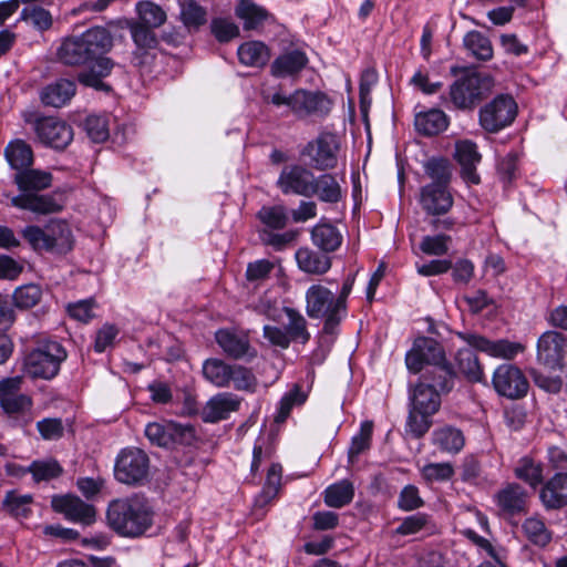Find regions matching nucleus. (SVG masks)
Instances as JSON below:
<instances>
[{"instance_id":"f257e3e1","label":"nucleus","mask_w":567,"mask_h":567,"mask_svg":"<svg viewBox=\"0 0 567 567\" xmlns=\"http://www.w3.org/2000/svg\"><path fill=\"white\" fill-rule=\"evenodd\" d=\"M113 48V37L103 27H93L78 35L66 37L56 50L58 60L69 66H86L78 74V81L100 91L110 86L102 79L111 74L115 63L107 56Z\"/></svg>"},{"instance_id":"f03ea898","label":"nucleus","mask_w":567,"mask_h":567,"mask_svg":"<svg viewBox=\"0 0 567 567\" xmlns=\"http://www.w3.org/2000/svg\"><path fill=\"white\" fill-rule=\"evenodd\" d=\"M153 511L147 499L140 495L117 498L109 504V526L124 537H138L153 525Z\"/></svg>"},{"instance_id":"7ed1b4c3","label":"nucleus","mask_w":567,"mask_h":567,"mask_svg":"<svg viewBox=\"0 0 567 567\" xmlns=\"http://www.w3.org/2000/svg\"><path fill=\"white\" fill-rule=\"evenodd\" d=\"M22 237L37 252L64 256L74 248V236L63 219H51L43 227L30 225L22 229Z\"/></svg>"},{"instance_id":"20e7f679","label":"nucleus","mask_w":567,"mask_h":567,"mask_svg":"<svg viewBox=\"0 0 567 567\" xmlns=\"http://www.w3.org/2000/svg\"><path fill=\"white\" fill-rule=\"evenodd\" d=\"M306 312L311 319H323V332L334 333L346 313L336 293L321 284L310 286L306 291Z\"/></svg>"},{"instance_id":"39448f33","label":"nucleus","mask_w":567,"mask_h":567,"mask_svg":"<svg viewBox=\"0 0 567 567\" xmlns=\"http://www.w3.org/2000/svg\"><path fill=\"white\" fill-rule=\"evenodd\" d=\"M22 377L6 378L0 381V408L16 426H27L33 421L32 398L21 392Z\"/></svg>"},{"instance_id":"423d86ee","label":"nucleus","mask_w":567,"mask_h":567,"mask_svg":"<svg viewBox=\"0 0 567 567\" xmlns=\"http://www.w3.org/2000/svg\"><path fill=\"white\" fill-rule=\"evenodd\" d=\"M65 359L66 351L61 343L44 340L27 354L24 371L33 379L50 380L59 373L60 365Z\"/></svg>"},{"instance_id":"0eeeda50","label":"nucleus","mask_w":567,"mask_h":567,"mask_svg":"<svg viewBox=\"0 0 567 567\" xmlns=\"http://www.w3.org/2000/svg\"><path fill=\"white\" fill-rule=\"evenodd\" d=\"M266 102L280 107L286 106L298 115H326L331 109L330 100L321 92L297 90L286 95L275 92L265 97Z\"/></svg>"},{"instance_id":"6e6552de","label":"nucleus","mask_w":567,"mask_h":567,"mask_svg":"<svg viewBox=\"0 0 567 567\" xmlns=\"http://www.w3.org/2000/svg\"><path fill=\"white\" fill-rule=\"evenodd\" d=\"M340 141L332 133H321L307 143L300 155L306 164L316 171L328 172L337 168L339 162Z\"/></svg>"},{"instance_id":"1a4fd4ad","label":"nucleus","mask_w":567,"mask_h":567,"mask_svg":"<svg viewBox=\"0 0 567 567\" xmlns=\"http://www.w3.org/2000/svg\"><path fill=\"white\" fill-rule=\"evenodd\" d=\"M485 78L477 72H466L450 86V102L456 110L473 111L485 97Z\"/></svg>"},{"instance_id":"9d476101","label":"nucleus","mask_w":567,"mask_h":567,"mask_svg":"<svg viewBox=\"0 0 567 567\" xmlns=\"http://www.w3.org/2000/svg\"><path fill=\"white\" fill-rule=\"evenodd\" d=\"M147 454L136 447L124 449L117 455L114 466L115 478L127 485H142L148 475Z\"/></svg>"},{"instance_id":"9b49d317","label":"nucleus","mask_w":567,"mask_h":567,"mask_svg":"<svg viewBox=\"0 0 567 567\" xmlns=\"http://www.w3.org/2000/svg\"><path fill=\"white\" fill-rule=\"evenodd\" d=\"M150 442L159 447L171 449L175 445H189L195 440L194 427L172 421L152 422L145 427Z\"/></svg>"},{"instance_id":"f8f14e48","label":"nucleus","mask_w":567,"mask_h":567,"mask_svg":"<svg viewBox=\"0 0 567 567\" xmlns=\"http://www.w3.org/2000/svg\"><path fill=\"white\" fill-rule=\"evenodd\" d=\"M517 105L513 97L498 95L480 110V124L488 133H496L515 118Z\"/></svg>"},{"instance_id":"ddd939ff","label":"nucleus","mask_w":567,"mask_h":567,"mask_svg":"<svg viewBox=\"0 0 567 567\" xmlns=\"http://www.w3.org/2000/svg\"><path fill=\"white\" fill-rule=\"evenodd\" d=\"M495 391L507 399L519 400L526 396L529 383L523 371L513 364H501L493 374Z\"/></svg>"},{"instance_id":"4468645a","label":"nucleus","mask_w":567,"mask_h":567,"mask_svg":"<svg viewBox=\"0 0 567 567\" xmlns=\"http://www.w3.org/2000/svg\"><path fill=\"white\" fill-rule=\"evenodd\" d=\"M445 360L443 347L429 337L416 338L412 349L405 355L406 368L413 373H419L425 364L434 367Z\"/></svg>"},{"instance_id":"2eb2a0df","label":"nucleus","mask_w":567,"mask_h":567,"mask_svg":"<svg viewBox=\"0 0 567 567\" xmlns=\"http://www.w3.org/2000/svg\"><path fill=\"white\" fill-rule=\"evenodd\" d=\"M457 337L470 347L493 358L512 360L518 353L524 351V346L522 343L509 341L507 339L489 340L483 336L470 332H457Z\"/></svg>"},{"instance_id":"dca6fc26","label":"nucleus","mask_w":567,"mask_h":567,"mask_svg":"<svg viewBox=\"0 0 567 567\" xmlns=\"http://www.w3.org/2000/svg\"><path fill=\"white\" fill-rule=\"evenodd\" d=\"M567 359V338L557 331L544 332L537 341V360L550 369H561Z\"/></svg>"},{"instance_id":"f3484780","label":"nucleus","mask_w":567,"mask_h":567,"mask_svg":"<svg viewBox=\"0 0 567 567\" xmlns=\"http://www.w3.org/2000/svg\"><path fill=\"white\" fill-rule=\"evenodd\" d=\"M312 181H315V174L310 168L300 164H291L282 168L276 185L285 195L309 197Z\"/></svg>"},{"instance_id":"a211bd4d","label":"nucleus","mask_w":567,"mask_h":567,"mask_svg":"<svg viewBox=\"0 0 567 567\" xmlns=\"http://www.w3.org/2000/svg\"><path fill=\"white\" fill-rule=\"evenodd\" d=\"M51 506L54 512L62 514L65 519L72 523L91 525L95 522V507L75 495H54L51 499Z\"/></svg>"},{"instance_id":"6ab92c4d","label":"nucleus","mask_w":567,"mask_h":567,"mask_svg":"<svg viewBox=\"0 0 567 567\" xmlns=\"http://www.w3.org/2000/svg\"><path fill=\"white\" fill-rule=\"evenodd\" d=\"M498 514L509 518L526 513L528 507V494L517 483H507L493 496Z\"/></svg>"},{"instance_id":"aec40b11","label":"nucleus","mask_w":567,"mask_h":567,"mask_svg":"<svg viewBox=\"0 0 567 567\" xmlns=\"http://www.w3.org/2000/svg\"><path fill=\"white\" fill-rule=\"evenodd\" d=\"M34 130L41 143L56 150H63L73 140L71 126L56 117L48 116L37 120Z\"/></svg>"},{"instance_id":"412c9836","label":"nucleus","mask_w":567,"mask_h":567,"mask_svg":"<svg viewBox=\"0 0 567 567\" xmlns=\"http://www.w3.org/2000/svg\"><path fill=\"white\" fill-rule=\"evenodd\" d=\"M215 340L226 355L240 360L256 357V350L250 346L249 338L244 332L230 329H219L215 333Z\"/></svg>"},{"instance_id":"4be33fe9","label":"nucleus","mask_w":567,"mask_h":567,"mask_svg":"<svg viewBox=\"0 0 567 567\" xmlns=\"http://www.w3.org/2000/svg\"><path fill=\"white\" fill-rule=\"evenodd\" d=\"M127 27L136 47V50L133 52L132 62L135 66L142 68L150 62V51L154 50L158 44L157 37L152 28L140 22L131 21L127 23Z\"/></svg>"},{"instance_id":"5701e85b","label":"nucleus","mask_w":567,"mask_h":567,"mask_svg":"<svg viewBox=\"0 0 567 567\" xmlns=\"http://www.w3.org/2000/svg\"><path fill=\"white\" fill-rule=\"evenodd\" d=\"M240 399L229 392L218 393L212 396L202 411V419L208 423H216L229 417L240 406Z\"/></svg>"},{"instance_id":"b1692460","label":"nucleus","mask_w":567,"mask_h":567,"mask_svg":"<svg viewBox=\"0 0 567 567\" xmlns=\"http://www.w3.org/2000/svg\"><path fill=\"white\" fill-rule=\"evenodd\" d=\"M539 498L547 509L567 506V473H556L543 486Z\"/></svg>"},{"instance_id":"393cba45","label":"nucleus","mask_w":567,"mask_h":567,"mask_svg":"<svg viewBox=\"0 0 567 567\" xmlns=\"http://www.w3.org/2000/svg\"><path fill=\"white\" fill-rule=\"evenodd\" d=\"M421 205L429 214L441 215L450 210L453 197L449 187L425 185L421 189Z\"/></svg>"},{"instance_id":"a878e982","label":"nucleus","mask_w":567,"mask_h":567,"mask_svg":"<svg viewBox=\"0 0 567 567\" xmlns=\"http://www.w3.org/2000/svg\"><path fill=\"white\" fill-rule=\"evenodd\" d=\"M455 155L462 167V177L472 184L481 182L476 172V165L481 162V154L475 143L471 141H462L456 144Z\"/></svg>"},{"instance_id":"bb28decb","label":"nucleus","mask_w":567,"mask_h":567,"mask_svg":"<svg viewBox=\"0 0 567 567\" xmlns=\"http://www.w3.org/2000/svg\"><path fill=\"white\" fill-rule=\"evenodd\" d=\"M316 196L320 202L327 204H337L343 197L342 187L336 175L323 173L315 175L309 197Z\"/></svg>"},{"instance_id":"cd10ccee","label":"nucleus","mask_w":567,"mask_h":567,"mask_svg":"<svg viewBox=\"0 0 567 567\" xmlns=\"http://www.w3.org/2000/svg\"><path fill=\"white\" fill-rule=\"evenodd\" d=\"M411 409L419 413L435 414L441 406V396L427 382L420 381L410 390Z\"/></svg>"},{"instance_id":"c85d7f7f","label":"nucleus","mask_w":567,"mask_h":567,"mask_svg":"<svg viewBox=\"0 0 567 567\" xmlns=\"http://www.w3.org/2000/svg\"><path fill=\"white\" fill-rule=\"evenodd\" d=\"M308 63L306 53L301 50H291L280 54L271 63V74L276 78H287L299 73Z\"/></svg>"},{"instance_id":"c756f323","label":"nucleus","mask_w":567,"mask_h":567,"mask_svg":"<svg viewBox=\"0 0 567 567\" xmlns=\"http://www.w3.org/2000/svg\"><path fill=\"white\" fill-rule=\"evenodd\" d=\"M432 443L441 452L457 454L465 445V436L462 430L452 425H444L432 432Z\"/></svg>"},{"instance_id":"7c9ffc66","label":"nucleus","mask_w":567,"mask_h":567,"mask_svg":"<svg viewBox=\"0 0 567 567\" xmlns=\"http://www.w3.org/2000/svg\"><path fill=\"white\" fill-rule=\"evenodd\" d=\"M296 260L300 270L309 275H323L331 268V258L308 247L296 251Z\"/></svg>"},{"instance_id":"2f4dec72","label":"nucleus","mask_w":567,"mask_h":567,"mask_svg":"<svg viewBox=\"0 0 567 567\" xmlns=\"http://www.w3.org/2000/svg\"><path fill=\"white\" fill-rule=\"evenodd\" d=\"M455 372L446 360L429 369L423 375V382L435 389L439 395L449 393L454 386Z\"/></svg>"},{"instance_id":"473e14b6","label":"nucleus","mask_w":567,"mask_h":567,"mask_svg":"<svg viewBox=\"0 0 567 567\" xmlns=\"http://www.w3.org/2000/svg\"><path fill=\"white\" fill-rule=\"evenodd\" d=\"M75 90L73 81L61 79L42 90L41 101L44 105L61 107L74 96Z\"/></svg>"},{"instance_id":"72a5a7b5","label":"nucleus","mask_w":567,"mask_h":567,"mask_svg":"<svg viewBox=\"0 0 567 567\" xmlns=\"http://www.w3.org/2000/svg\"><path fill=\"white\" fill-rule=\"evenodd\" d=\"M342 234L330 223H319L311 229L312 244L323 252H333L342 244Z\"/></svg>"},{"instance_id":"f704fd0d","label":"nucleus","mask_w":567,"mask_h":567,"mask_svg":"<svg viewBox=\"0 0 567 567\" xmlns=\"http://www.w3.org/2000/svg\"><path fill=\"white\" fill-rule=\"evenodd\" d=\"M12 205L37 214H51L59 212L61 206L52 196L37 194H21L12 198Z\"/></svg>"},{"instance_id":"c9c22d12","label":"nucleus","mask_w":567,"mask_h":567,"mask_svg":"<svg viewBox=\"0 0 567 567\" xmlns=\"http://www.w3.org/2000/svg\"><path fill=\"white\" fill-rule=\"evenodd\" d=\"M4 157L10 167L17 173L29 168L33 164L31 146L23 140H13L4 147Z\"/></svg>"},{"instance_id":"e433bc0d","label":"nucleus","mask_w":567,"mask_h":567,"mask_svg":"<svg viewBox=\"0 0 567 567\" xmlns=\"http://www.w3.org/2000/svg\"><path fill=\"white\" fill-rule=\"evenodd\" d=\"M239 62L250 68H262L270 60V50L261 41H248L237 50Z\"/></svg>"},{"instance_id":"4c0bfd02","label":"nucleus","mask_w":567,"mask_h":567,"mask_svg":"<svg viewBox=\"0 0 567 567\" xmlns=\"http://www.w3.org/2000/svg\"><path fill=\"white\" fill-rule=\"evenodd\" d=\"M414 125L416 131L425 136L437 135L447 128L449 117L442 110L432 109L416 114Z\"/></svg>"},{"instance_id":"58836bf2","label":"nucleus","mask_w":567,"mask_h":567,"mask_svg":"<svg viewBox=\"0 0 567 567\" xmlns=\"http://www.w3.org/2000/svg\"><path fill=\"white\" fill-rule=\"evenodd\" d=\"M14 182L19 189L27 192H39L51 186L52 176L48 172L25 168L14 175Z\"/></svg>"},{"instance_id":"ea45409f","label":"nucleus","mask_w":567,"mask_h":567,"mask_svg":"<svg viewBox=\"0 0 567 567\" xmlns=\"http://www.w3.org/2000/svg\"><path fill=\"white\" fill-rule=\"evenodd\" d=\"M354 486L348 480L339 481L328 486L323 492V499L327 506L341 508L352 502Z\"/></svg>"},{"instance_id":"a19ab883","label":"nucleus","mask_w":567,"mask_h":567,"mask_svg":"<svg viewBox=\"0 0 567 567\" xmlns=\"http://www.w3.org/2000/svg\"><path fill=\"white\" fill-rule=\"evenodd\" d=\"M543 464L530 456L520 457L514 468L515 476L532 488H536L543 483Z\"/></svg>"},{"instance_id":"79ce46f5","label":"nucleus","mask_w":567,"mask_h":567,"mask_svg":"<svg viewBox=\"0 0 567 567\" xmlns=\"http://www.w3.org/2000/svg\"><path fill=\"white\" fill-rule=\"evenodd\" d=\"M233 364H228L220 359L210 358L203 363L204 378L217 388L229 386V378Z\"/></svg>"},{"instance_id":"37998d69","label":"nucleus","mask_w":567,"mask_h":567,"mask_svg":"<svg viewBox=\"0 0 567 567\" xmlns=\"http://www.w3.org/2000/svg\"><path fill=\"white\" fill-rule=\"evenodd\" d=\"M236 16L244 20L246 30H254L264 23L268 12L251 0H240L236 8Z\"/></svg>"},{"instance_id":"c03bdc74","label":"nucleus","mask_w":567,"mask_h":567,"mask_svg":"<svg viewBox=\"0 0 567 567\" xmlns=\"http://www.w3.org/2000/svg\"><path fill=\"white\" fill-rule=\"evenodd\" d=\"M284 312L288 318V322L285 324V329L291 341L300 343L308 342L310 339V333L307 329V320L305 317L298 310L290 307H285Z\"/></svg>"},{"instance_id":"a18cd8bd","label":"nucleus","mask_w":567,"mask_h":567,"mask_svg":"<svg viewBox=\"0 0 567 567\" xmlns=\"http://www.w3.org/2000/svg\"><path fill=\"white\" fill-rule=\"evenodd\" d=\"M524 536L535 546L544 547L551 540V533L544 520L538 516H532L522 525Z\"/></svg>"},{"instance_id":"49530a36","label":"nucleus","mask_w":567,"mask_h":567,"mask_svg":"<svg viewBox=\"0 0 567 567\" xmlns=\"http://www.w3.org/2000/svg\"><path fill=\"white\" fill-rule=\"evenodd\" d=\"M33 497L30 494H19L10 491L2 501V507L6 512L17 518H25L31 514V504Z\"/></svg>"},{"instance_id":"de8ad7c7","label":"nucleus","mask_w":567,"mask_h":567,"mask_svg":"<svg viewBox=\"0 0 567 567\" xmlns=\"http://www.w3.org/2000/svg\"><path fill=\"white\" fill-rule=\"evenodd\" d=\"M281 471L282 470L279 464H272L269 467L262 491L256 497V506L264 507L277 496L281 485Z\"/></svg>"},{"instance_id":"09e8293b","label":"nucleus","mask_w":567,"mask_h":567,"mask_svg":"<svg viewBox=\"0 0 567 567\" xmlns=\"http://www.w3.org/2000/svg\"><path fill=\"white\" fill-rule=\"evenodd\" d=\"M460 371L471 381L480 382L483 379V369L475 352L468 348L460 349L456 354Z\"/></svg>"},{"instance_id":"8fccbe9b","label":"nucleus","mask_w":567,"mask_h":567,"mask_svg":"<svg viewBox=\"0 0 567 567\" xmlns=\"http://www.w3.org/2000/svg\"><path fill=\"white\" fill-rule=\"evenodd\" d=\"M181 20L190 30H198L207 22V11L195 0H187L181 3Z\"/></svg>"},{"instance_id":"3c124183","label":"nucleus","mask_w":567,"mask_h":567,"mask_svg":"<svg viewBox=\"0 0 567 567\" xmlns=\"http://www.w3.org/2000/svg\"><path fill=\"white\" fill-rule=\"evenodd\" d=\"M373 432V423L364 421L361 423L360 431L351 440V445L348 451V461L352 465L355 463L358 456L371 446V439Z\"/></svg>"},{"instance_id":"603ef678","label":"nucleus","mask_w":567,"mask_h":567,"mask_svg":"<svg viewBox=\"0 0 567 567\" xmlns=\"http://www.w3.org/2000/svg\"><path fill=\"white\" fill-rule=\"evenodd\" d=\"M136 11L140 19L137 22L147 25L148 28H159L166 21L165 11L154 2L140 1L136 4Z\"/></svg>"},{"instance_id":"864d4df0","label":"nucleus","mask_w":567,"mask_h":567,"mask_svg":"<svg viewBox=\"0 0 567 567\" xmlns=\"http://www.w3.org/2000/svg\"><path fill=\"white\" fill-rule=\"evenodd\" d=\"M426 175L432 179L429 185H440L449 187L451 182V167L447 159L442 157H433L424 164Z\"/></svg>"},{"instance_id":"5fc2aeb1","label":"nucleus","mask_w":567,"mask_h":567,"mask_svg":"<svg viewBox=\"0 0 567 567\" xmlns=\"http://www.w3.org/2000/svg\"><path fill=\"white\" fill-rule=\"evenodd\" d=\"M464 45L478 60L487 61L493 56L491 41L478 31H471L464 37Z\"/></svg>"},{"instance_id":"6e6d98bb","label":"nucleus","mask_w":567,"mask_h":567,"mask_svg":"<svg viewBox=\"0 0 567 567\" xmlns=\"http://www.w3.org/2000/svg\"><path fill=\"white\" fill-rule=\"evenodd\" d=\"M20 20L25 21L41 32L49 30L53 24L51 13L39 6L23 8L20 13Z\"/></svg>"},{"instance_id":"4d7b16f0","label":"nucleus","mask_w":567,"mask_h":567,"mask_svg":"<svg viewBox=\"0 0 567 567\" xmlns=\"http://www.w3.org/2000/svg\"><path fill=\"white\" fill-rule=\"evenodd\" d=\"M257 217L269 229H282L288 223L287 210L282 205L264 206Z\"/></svg>"},{"instance_id":"13d9d810","label":"nucleus","mask_w":567,"mask_h":567,"mask_svg":"<svg viewBox=\"0 0 567 567\" xmlns=\"http://www.w3.org/2000/svg\"><path fill=\"white\" fill-rule=\"evenodd\" d=\"M229 384L238 391L255 392L258 385L257 378L248 368L240 364H233Z\"/></svg>"},{"instance_id":"bf43d9fd","label":"nucleus","mask_w":567,"mask_h":567,"mask_svg":"<svg viewBox=\"0 0 567 567\" xmlns=\"http://www.w3.org/2000/svg\"><path fill=\"white\" fill-rule=\"evenodd\" d=\"M307 396V393L301 391V388L298 384H295L293 388L280 400L278 414L275 419L276 422L280 423L286 421L292 408L303 404Z\"/></svg>"},{"instance_id":"052dcab7","label":"nucleus","mask_w":567,"mask_h":567,"mask_svg":"<svg viewBox=\"0 0 567 567\" xmlns=\"http://www.w3.org/2000/svg\"><path fill=\"white\" fill-rule=\"evenodd\" d=\"M31 473L35 482L50 481L58 477L62 473V467L54 460L34 461L24 473Z\"/></svg>"},{"instance_id":"680f3d73","label":"nucleus","mask_w":567,"mask_h":567,"mask_svg":"<svg viewBox=\"0 0 567 567\" xmlns=\"http://www.w3.org/2000/svg\"><path fill=\"white\" fill-rule=\"evenodd\" d=\"M42 297V290L40 286L35 284H29L21 286L14 290L13 300L14 305L22 309H29L39 303Z\"/></svg>"},{"instance_id":"e2e57ef3","label":"nucleus","mask_w":567,"mask_h":567,"mask_svg":"<svg viewBox=\"0 0 567 567\" xmlns=\"http://www.w3.org/2000/svg\"><path fill=\"white\" fill-rule=\"evenodd\" d=\"M432 415L433 414L419 413V411L410 409L406 420V433L414 439L424 436L432 426Z\"/></svg>"},{"instance_id":"0e129e2a","label":"nucleus","mask_w":567,"mask_h":567,"mask_svg":"<svg viewBox=\"0 0 567 567\" xmlns=\"http://www.w3.org/2000/svg\"><path fill=\"white\" fill-rule=\"evenodd\" d=\"M297 236L298 233L296 230H288L281 234H277L268 229H262L259 233V237L262 244L271 246L277 251L286 249L296 240Z\"/></svg>"},{"instance_id":"69168bd1","label":"nucleus","mask_w":567,"mask_h":567,"mask_svg":"<svg viewBox=\"0 0 567 567\" xmlns=\"http://www.w3.org/2000/svg\"><path fill=\"white\" fill-rule=\"evenodd\" d=\"M210 30L219 42H228L239 37V28L230 19L216 18L210 23Z\"/></svg>"},{"instance_id":"338daca9","label":"nucleus","mask_w":567,"mask_h":567,"mask_svg":"<svg viewBox=\"0 0 567 567\" xmlns=\"http://www.w3.org/2000/svg\"><path fill=\"white\" fill-rule=\"evenodd\" d=\"M85 131L93 142H104L109 137L106 118L99 115L87 116L85 120Z\"/></svg>"},{"instance_id":"774afa93","label":"nucleus","mask_w":567,"mask_h":567,"mask_svg":"<svg viewBox=\"0 0 567 567\" xmlns=\"http://www.w3.org/2000/svg\"><path fill=\"white\" fill-rule=\"evenodd\" d=\"M450 240L451 237L446 235L425 236L420 244V249L426 255L442 256L447 252Z\"/></svg>"}]
</instances>
